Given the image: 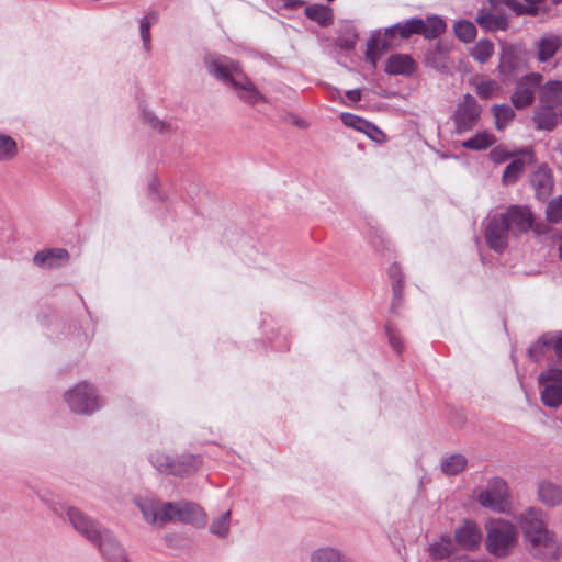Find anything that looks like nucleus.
<instances>
[{
	"label": "nucleus",
	"instance_id": "f257e3e1",
	"mask_svg": "<svg viewBox=\"0 0 562 562\" xmlns=\"http://www.w3.org/2000/svg\"><path fill=\"white\" fill-rule=\"evenodd\" d=\"M527 550L541 560L553 561L560 554V542L550 530L548 516L543 509L529 506L517 516Z\"/></svg>",
	"mask_w": 562,
	"mask_h": 562
},
{
	"label": "nucleus",
	"instance_id": "f03ea898",
	"mask_svg": "<svg viewBox=\"0 0 562 562\" xmlns=\"http://www.w3.org/2000/svg\"><path fill=\"white\" fill-rule=\"evenodd\" d=\"M135 504L142 512L144 519L148 524L156 526H162L172 521L202 526L206 519L204 510L195 503H164L156 498L137 497Z\"/></svg>",
	"mask_w": 562,
	"mask_h": 562
},
{
	"label": "nucleus",
	"instance_id": "7ed1b4c3",
	"mask_svg": "<svg viewBox=\"0 0 562 562\" xmlns=\"http://www.w3.org/2000/svg\"><path fill=\"white\" fill-rule=\"evenodd\" d=\"M46 504L53 514L68 521L88 541L93 543L100 540L104 528L82 510L58 499L47 501Z\"/></svg>",
	"mask_w": 562,
	"mask_h": 562
},
{
	"label": "nucleus",
	"instance_id": "20e7f679",
	"mask_svg": "<svg viewBox=\"0 0 562 562\" xmlns=\"http://www.w3.org/2000/svg\"><path fill=\"white\" fill-rule=\"evenodd\" d=\"M486 550L497 557L509 555L518 542L516 526L503 518L491 519L486 522Z\"/></svg>",
	"mask_w": 562,
	"mask_h": 562
},
{
	"label": "nucleus",
	"instance_id": "39448f33",
	"mask_svg": "<svg viewBox=\"0 0 562 562\" xmlns=\"http://www.w3.org/2000/svg\"><path fill=\"white\" fill-rule=\"evenodd\" d=\"M477 503L497 514H510L513 510V497L507 482L494 476L486 482L484 487L474 491Z\"/></svg>",
	"mask_w": 562,
	"mask_h": 562
},
{
	"label": "nucleus",
	"instance_id": "423d86ee",
	"mask_svg": "<svg viewBox=\"0 0 562 562\" xmlns=\"http://www.w3.org/2000/svg\"><path fill=\"white\" fill-rule=\"evenodd\" d=\"M422 25L423 19L413 18L387 27L384 32L383 38H381L379 32L376 34H372L367 42L366 59L371 64V67L374 68L376 66L379 55H381L390 45L387 38H392L396 31H398L402 38H408L413 34H420Z\"/></svg>",
	"mask_w": 562,
	"mask_h": 562
},
{
	"label": "nucleus",
	"instance_id": "0eeeda50",
	"mask_svg": "<svg viewBox=\"0 0 562 562\" xmlns=\"http://www.w3.org/2000/svg\"><path fill=\"white\" fill-rule=\"evenodd\" d=\"M64 400L76 414L91 415L102 406V400L94 386L87 382L74 385L65 393Z\"/></svg>",
	"mask_w": 562,
	"mask_h": 562
},
{
	"label": "nucleus",
	"instance_id": "6e6552de",
	"mask_svg": "<svg viewBox=\"0 0 562 562\" xmlns=\"http://www.w3.org/2000/svg\"><path fill=\"white\" fill-rule=\"evenodd\" d=\"M540 398L544 406L558 408L562 405V369L549 368L538 378Z\"/></svg>",
	"mask_w": 562,
	"mask_h": 562
},
{
	"label": "nucleus",
	"instance_id": "1a4fd4ad",
	"mask_svg": "<svg viewBox=\"0 0 562 562\" xmlns=\"http://www.w3.org/2000/svg\"><path fill=\"white\" fill-rule=\"evenodd\" d=\"M512 235L508 223L501 214L490 215L484 224V237L487 246L496 251L503 252L507 245L508 238Z\"/></svg>",
	"mask_w": 562,
	"mask_h": 562
},
{
	"label": "nucleus",
	"instance_id": "9d476101",
	"mask_svg": "<svg viewBox=\"0 0 562 562\" xmlns=\"http://www.w3.org/2000/svg\"><path fill=\"white\" fill-rule=\"evenodd\" d=\"M482 109L475 98L465 94L458 103L452 120L458 134L472 130L480 120Z\"/></svg>",
	"mask_w": 562,
	"mask_h": 562
},
{
	"label": "nucleus",
	"instance_id": "9b49d317",
	"mask_svg": "<svg viewBox=\"0 0 562 562\" xmlns=\"http://www.w3.org/2000/svg\"><path fill=\"white\" fill-rule=\"evenodd\" d=\"M207 72L218 81L231 86L243 71L238 63L223 55H207L204 58Z\"/></svg>",
	"mask_w": 562,
	"mask_h": 562
},
{
	"label": "nucleus",
	"instance_id": "f8f14e48",
	"mask_svg": "<svg viewBox=\"0 0 562 562\" xmlns=\"http://www.w3.org/2000/svg\"><path fill=\"white\" fill-rule=\"evenodd\" d=\"M541 81L542 75L539 72H531L521 77L512 95L514 106L516 109H524L532 104L535 100V91L540 89Z\"/></svg>",
	"mask_w": 562,
	"mask_h": 562
},
{
	"label": "nucleus",
	"instance_id": "ddd939ff",
	"mask_svg": "<svg viewBox=\"0 0 562 562\" xmlns=\"http://www.w3.org/2000/svg\"><path fill=\"white\" fill-rule=\"evenodd\" d=\"M501 215L505 217L514 236L528 232L533 223V214L527 206L512 205Z\"/></svg>",
	"mask_w": 562,
	"mask_h": 562
},
{
	"label": "nucleus",
	"instance_id": "4468645a",
	"mask_svg": "<svg viewBox=\"0 0 562 562\" xmlns=\"http://www.w3.org/2000/svg\"><path fill=\"white\" fill-rule=\"evenodd\" d=\"M229 87L235 90L238 99L247 104L255 105L267 101V98L257 89L256 85L244 71L234 79Z\"/></svg>",
	"mask_w": 562,
	"mask_h": 562
},
{
	"label": "nucleus",
	"instance_id": "2eb2a0df",
	"mask_svg": "<svg viewBox=\"0 0 562 562\" xmlns=\"http://www.w3.org/2000/svg\"><path fill=\"white\" fill-rule=\"evenodd\" d=\"M535 162V154L530 147L519 149V154L514 157V160L507 165L503 172L502 182L505 186L515 183L522 172L525 171L526 165Z\"/></svg>",
	"mask_w": 562,
	"mask_h": 562
},
{
	"label": "nucleus",
	"instance_id": "dca6fc26",
	"mask_svg": "<svg viewBox=\"0 0 562 562\" xmlns=\"http://www.w3.org/2000/svg\"><path fill=\"white\" fill-rule=\"evenodd\" d=\"M92 544L99 548L109 562H128L125 550L108 529H103L100 540Z\"/></svg>",
	"mask_w": 562,
	"mask_h": 562
},
{
	"label": "nucleus",
	"instance_id": "f3484780",
	"mask_svg": "<svg viewBox=\"0 0 562 562\" xmlns=\"http://www.w3.org/2000/svg\"><path fill=\"white\" fill-rule=\"evenodd\" d=\"M539 103L547 110H554L562 105V81L549 80L540 85Z\"/></svg>",
	"mask_w": 562,
	"mask_h": 562
},
{
	"label": "nucleus",
	"instance_id": "a211bd4d",
	"mask_svg": "<svg viewBox=\"0 0 562 562\" xmlns=\"http://www.w3.org/2000/svg\"><path fill=\"white\" fill-rule=\"evenodd\" d=\"M537 497L544 506H562V486L550 480H541L537 485Z\"/></svg>",
	"mask_w": 562,
	"mask_h": 562
},
{
	"label": "nucleus",
	"instance_id": "6ab92c4d",
	"mask_svg": "<svg viewBox=\"0 0 562 562\" xmlns=\"http://www.w3.org/2000/svg\"><path fill=\"white\" fill-rule=\"evenodd\" d=\"M531 183L536 191V195L539 200H547L553 190V177L552 171L546 166H540L531 175Z\"/></svg>",
	"mask_w": 562,
	"mask_h": 562
},
{
	"label": "nucleus",
	"instance_id": "aec40b11",
	"mask_svg": "<svg viewBox=\"0 0 562 562\" xmlns=\"http://www.w3.org/2000/svg\"><path fill=\"white\" fill-rule=\"evenodd\" d=\"M416 69V63L407 54L391 55L385 65V72L392 76H411Z\"/></svg>",
	"mask_w": 562,
	"mask_h": 562
},
{
	"label": "nucleus",
	"instance_id": "412c9836",
	"mask_svg": "<svg viewBox=\"0 0 562 562\" xmlns=\"http://www.w3.org/2000/svg\"><path fill=\"white\" fill-rule=\"evenodd\" d=\"M454 537L462 548L474 550L481 543L482 532L475 522L464 521V524L456 530Z\"/></svg>",
	"mask_w": 562,
	"mask_h": 562
},
{
	"label": "nucleus",
	"instance_id": "4be33fe9",
	"mask_svg": "<svg viewBox=\"0 0 562 562\" xmlns=\"http://www.w3.org/2000/svg\"><path fill=\"white\" fill-rule=\"evenodd\" d=\"M202 461L199 456L194 454H181L178 458H173L172 469L170 475L187 476L195 472Z\"/></svg>",
	"mask_w": 562,
	"mask_h": 562
},
{
	"label": "nucleus",
	"instance_id": "5701e85b",
	"mask_svg": "<svg viewBox=\"0 0 562 562\" xmlns=\"http://www.w3.org/2000/svg\"><path fill=\"white\" fill-rule=\"evenodd\" d=\"M562 47V38L559 35L546 34L538 43V60L546 63Z\"/></svg>",
	"mask_w": 562,
	"mask_h": 562
},
{
	"label": "nucleus",
	"instance_id": "b1692460",
	"mask_svg": "<svg viewBox=\"0 0 562 562\" xmlns=\"http://www.w3.org/2000/svg\"><path fill=\"white\" fill-rule=\"evenodd\" d=\"M68 251L63 248L40 251L34 256V263L41 267H57L67 262Z\"/></svg>",
	"mask_w": 562,
	"mask_h": 562
},
{
	"label": "nucleus",
	"instance_id": "393cba45",
	"mask_svg": "<svg viewBox=\"0 0 562 562\" xmlns=\"http://www.w3.org/2000/svg\"><path fill=\"white\" fill-rule=\"evenodd\" d=\"M310 562H350L348 557L337 547L324 546L311 552Z\"/></svg>",
	"mask_w": 562,
	"mask_h": 562
},
{
	"label": "nucleus",
	"instance_id": "a878e982",
	"mask_svg": "<svg viewBox=\"0 0 562 562\" xmlns=\"http://www.w3.org/2000/svg\"><path fill=\"white\" fill-rule=\"evenodd\" d=\"M476 23L486 31H505L508 27L507 19L504 15H494L485 10H480Z\"/></svg>",
	"mask_w": 562,
	"mask_h": 562
},
{
	"label": "nucleus",
	"instance_id": "bb28decb",
	"mask_svg": "<svg viewBox=\"0 0 562 562\" xmlns=\"http://www.w3.org/2000/svg\"><path fill=\"white\" fill-rule=\"evenodd\" d=\"M148 461L159 473L170 475L173 458L164 450H151L148 454Z\"/></svg>",
	"mask_w": 562,
	"mask_h": 562
},
{
	"label": "nucleus",
	"instance_id": "cd10ccee",
	"mask_svg": "<svg viewBox=\"0 0 562 562\" xmlns=\"http://www.w3.org/2000/svg\"><path fill=\"white\" fill-rule=\"evenodd\" d=\"M467 458L462 454L456 453L445 457L441 460V471L449 476L461 473L467 468Z\"/></svg>",
	"mask_w": 562,
	"mask_h": 562
},
{
	"label": "nucleus",
	"instance_id": "c85d7f7f",
	"mask_svg": "<svg viewBox=\"0 0 562 562\" xmlns=\"http://www.w3.org/2000/svg\"><path fill=\"white\" fill-rule=\"evenodd\" d=\"M454 550L453 541L448 536H441L429 546V554L435 560L448 558Z\"/></svg>",
	"mask_w": 562,
	"mask_h": 562
},
{
	"label": "nucleus",
	"instance_id": "c756f323",
	"mask_svg": "<svg viewBox=\"0 0 562 562\" xmlns=\"http://www.w3.org/2000/svg\"><path fill=\"white\" fill-rule=\"evenodd\" d=\"M446 22L438 15L428 16L423 20L420 34L428 40L436 38L446 31Z\"/></svg>",
	"mask_w": 562,
	"mask_h": 562
},
{
	"label": "nucleus",
	"instance_id": "7c9ffc66",
	"mask_svg": "<svg viewBox=\"0 0 562 562\" xmlns=\"http://www.w3.org/2000/svg\"><path fill=\"white\" fill-rule=\"evenodd\" d=\"M496 143L493 134L484 131L475 134L473 137L462 142V147L471 150H482Z\"/></svg>",
	"mask_w": 562,
	"mask_h": 562
},
{
	"label": "nucleus",
	"instance_id": "2f4dec72",
	"mask_svg": "<svg viewBox=\"0 0 562 562\" xmlns=\"http://www.w3.org/2000/svg\"><path fill=\"white\" fill-rule=\"evenodd\" d=\"M494 54V44L490 40H480L470 48V55L476 61L484 64Z\"/></svg>",
	"mask_w": 562,
	"mask_h": 562
},
{
	"label": "nucleus",
	"instance_id": "473e14b6",
	"mask_svg": "<svg viewBox=\"0 0 562 562\" xmlns=\"http://www.w3.org/2000/svg\"><path fill=\"white\" fill-rule=\"evenodd\" d=\"M305 15L322 26H327L333 21L330 9L324 5H310L305 8Z\"/></svg>",
	"mask_w": 562,
	"mask_h": 562
},
{
	"label": "nucleus",
	"instance_id": "72a5a7b5",
	"mask_svg": "<svg viewBox=\"0 0 562 562\" xmlns=\"http://www.w3.org/2000/svg\"><path fill=\"white\" fill-rule=\"evenodd\" d=\"M533 121L538 130L551 131L557 125V115L553 110H547L541 106L533 115Z\"/></svg>",
	"mask_w": 562,
	"mask_h": 562
},
{
	"label": "nucleus",
	"instance_id": "f704fd0d",
	"mask_svg": "<svg viewBox=\"0 0 562 562\" xmlns=\"http://www.w3.org/2000/svg\"><path fill=\"white\" fill-rule=\"evenodd\" d=\"M492 112L495 117V125L497 130L505 128L515 116L513 109L505 104H495L492 108Z\"/></svg>",
	"mask_w": 562,
	"mask_h": 562
},
{
	"label": "nucleus",
	"instance_id": "c9c22d12",
	"mask_svg": "<svg viewBox=\"0 0 562 562\" xmlns=\"http://www.w3.org/2000/svg\"><path fill=\"white\" fill-rule=\"evenodd\" d=\"M158 21V14L156 12H149L146 14L139 23V33L143 41V46L146 50L150 47V27Z\"/></svg>",
	"mask_w": 562,
	"mask_h": 562
},
{
	"label": "nucleus",
	"instance_id": "e433bc0d",
	"mask_svg": "<svg viewBox=\"0 0 562 562\" xmlns=\"http://www.w3.org/2000/svg\"><path fill=\"white\" fill-rule=\"evenodd\" d=\"M456 36L464 43H469L476 36L475 25L467 20L458 21L454 26Z\"/></svg>",
	"mask_w": 562,
	"mask_h": 562
},
{
	"label": "nucleus",
	"instance_id": "4c0bfd02",
	"mask_svg": "<svg viewBox=\"0 0 562 562\" xmlns=\"http://www.w3.org/2000/svg\"><path fill=\"white\" fill-rule=\"evenodd\" d=\"M145 124L153 131L165 134L171 131V124L157 117L153 112L145 111L143 113Z\"/></svg>",
	"mask_w": 562,
	"mask_h": 562
},
{
	"label": "nucleus",
	"instance_id": "58836bf2",
	"mask_svg": "<svg viewBox=\"0 0 562 562\" xmlns=\"http://www.w3.org/2000/svg\"><path fill=\"white\" fill-rule=\"evenodd\" d=\"M229 522L231 512L227 510L212 521L210 526L211 533L218 537H226L229 531Z\"/></svg>",
	"mask_w": 562,
	"mask_h": 562
},
{
	"label": "nucleus",
	"instance_id": "ea45409f",
	"mask_svg": "<svg viewBox=\"0 0 562 562\" xmlns=\"http://www.w3.org/2000/svg\"><path fill=\"white\" fill-rule=\"evenodd\" d=\"M546 218L552 224H558L562 221V194L548 203Z\"/></svg>",
	"mask_w": 562,
	"mask_h": 562
},
{
	"label": "nucleus",
	"instance_id": "a19ab883",
	"mask_svg": "<svg viewBox=\"0 0 562 562\" xmlns=\"http://www.w3.org/2000/svg\"><path fill=\"white\" fill-rule=\"evenodd\" d=\"M16 155V143L8 135L0 134V160H10Z\"/></svg>",
	"mask_w": 562,
	"mask_h": 562
},
{
	"label": "nucleus",
	"instance_id": "79ce46f5",
	"mask_svg": "<svg viewBox=\"0 0 562 562\" xmlns=\"http://www.w3.org/2000/svg\"><path fill=\"white\" fill-rule=\"evenodd\" d=\"M498 89V83L492 79L482 80L475 86V91L482 99H490Z\"/></svg>",
	"mask_w": 562,
	"mask_h": 562
},
{
	"label": "nucleus",
	"instance_id": "37998d69",
	"mask_svg": "<svg viewBox=\"0 0 562 562\" xmlns=\"http://www.w3.org/2000/svg\"><path fill=\"white\" fill-rule=\"evenodd\" d=\"M493 4H505L510 10H513L516 14H535V10L532 8H524L522 4L518 3L516 0H490Z\"/></svg>",
	"mask_w": 562,
	"mask_h": 562
},
{
	"label": "nucleus",
	"instance_id": "c03bdc74",
	"mask_svg": "<svg viewBox=\"0 0 562 562\" xmlns=\"http://www.w3.org/2000/svg\"><path fill=\"white\" fill-rule=\"evenodd\" d=\"M518 154H519V150L509 151V150H506L505 148L498 146V147H495V148H493L491 150L490 158L495 164H502V162L506 161L509 158L516 157Z\"/></svg>",
	"mask_w": 562,
	"mask_h": 562
},
{
	"label": "nucleus",
	"instance_id": "a18cd8bd",
	"mask_svg": "<svg viewBox=\"0 0 562 562\" xmlns=\"http://www.w3.org/2000/svg\"><path fill=\"white\" fill-rule=\"evenodd\" d=\"M540 342L544 347H551L559 358H562V333L551 337H543Z\"/></svg>",
	"mask_w": 562,
	"mask_h": 562
},
{
	"label": "nucleus",
	"instance_id": "49530a36",
	"mask_svg": "<svg viewBox=\"0 0 562 562\" xmlns=\"http://www.w3.org/2000/svg\"><path fill=\"white\" fill-rule=\"evenodd\" d=\"M361 132L364 133L374 142L381 143L385 139L384 133L378 126L368 121L364 123Z\"/></svg>",
	"mask_w": 562,
	"mask_h": 562
},
{
	"label": "nucleus",
	"instance_id": "de8ad7c7",
	"mask_svg": "<svg viewBox=\"0 0 562 562\" xmlns=\"http://www.w3.org/2000/svg\"><path fill=\"white\" fill-rule=\"evenodd\" d=\"M341 120L345 125L350 126L360 132L362 131L363 125L367 122L366 120H363L355 114H351V113H342Z\"/></svg>",
	"mask_w": 562,
	"mask_h": 562
},
{
	"label": "nucleus",
	"instance_id": "09e8293b",
	"mask_svg": "<svg viewBox=\"0 0 562 562\" xmlns=\"http://www.w3.org/2000/svg\"><path fill=\"white\" fill-rule=\"evenodd\" d=\"M386 334H387V337H389V341H390V345L391 347L396 351V352H402L403 350V345L401 342V339L396 333V330H394L390 325L386 326Z\"/></svg>",
	"mask_w": 562,
	"mask_h": 562
},
{
	"label": "nucleus",
	"instance_id": "8fccbe9b",
	"mask_svg": "<svg viewBox=\"0 0 562 562\" xmlns=\"http://www.w3.org/2000/svg\"><path fill=\"white\" fill-rule=\"evenodd\" d=\"M514 56H502L499 64V71L504 75H508L515 70L513 61Z\"/></svg>",
	"mask_w": 562,
	"mask_h": 562
},
{
	"label": "nucleus",
	"instance_id": "3c124183",
	"mask_svg": "<svg viewBox=\"0 0 562 562\" xmlns=\"http://www.w3.org/2000/svg\"><path fill=\"white\" fill-rule=\"evenodd\" d=\"M346 95L351 102H358L361 99V91L359 89H352L347 91Z\"/></svg>",
	"mask_w": 562,
	"mask_h": 562
},
{
	"label": "nucleus",
	"instance_id": "603ef678",
	"mask_svg": "<svg viewBox=\"0 0 562 562\" xmlns=\"http://www.w3.org/2000/svg\"><path fill=\"white\" fill-rule=\"evenodd\" d=\"M528 5H524V8H532L535 10V13L537 12L536 5L540 3L542 0H525Z\"/></svg>",
	"mask_w": 562,
	"mask_h": 562
},
{
	"label": "nucleus",
	"instance_id": "864d4df0",
	"mask_svg": "<svg viewBox=\"0 0 562 562\" xmlns=\"http://www.w3.org/2000/svg\"><path fill=\"white\" fill-rule=\"evenodd\" d=\"M355 45V41H344L340 43V46L346 49L352 48Z\"/></svg>",
	"mask_w": 562,
	"mask_h": 562
},
{
	"label": "nucleus",
	"instance_id": "5fc2aeb1",
	"mask_svg": "<svg viewBox=\"0 0 562 562\" xmlns=\"http://www.w3.org/2000/svg\"><path fill=\"white\" fill-rule=\"evenodd\" d=\"M398 266L396 265H393L391 268H390V274L392 278H396V276L398 274Z\"/></svg>",
	"mask_w": 562,
	"mask_h": 562
},
{
	"label": "nucleus",
	"instance_id": "6e6d98bb",
	"mask_svg": "<svg viewBox=\"0 0 562 562\" xmlns=\"http://www.w3.org/2000/svg\"><path fill=\"white\" fill-rule=\"evenodd\" d=\"M394 295H395V296H398V295H400V285L394 286Z\"/></svg>",
	"mask_w": 562,
	"mask_h": 562
},
{
	"label": "nucleus",
	"instance_id": "4d7b16f0",
	"mask_svg": "<svg viewBox=\"0 0 562 562\" xmlns=\"http://www.w3.org/2000/svg\"><path fill=\"white\" fill-rule=\"evenodd\" d=\"M554 4H558L561 2V0H551Z\"/></svg>",
	"mask_w": 562,
	"mask_h": 562
},
{
	"label": "nucleus",
	"instance_id": "13d9d810",
	"mask_svg": "<svg viewBox=\"0 0 562 562\" xmlns=\"http://www.w3.org/2000/svg\"><path fill=\"white\" fill-rule=\"evenodd\" d=\"M428 60H429V63H431L435 67H439V65H438V64L432 63L430 58H429Z\"/></svg>",
	"mask_w": 562,
	"mask_h": 562
},
{
	"label": "nucleus",
	"instance_id": "bf43d9fd",
	"mask_svg": "<svg viewBox=\"0 0 562 562\" xmlns=\"http://www.w3.org/2000/svg\"><path fill=\"white\" fill-rule=\"evenodd\" d=\"M559 150L562 154V142L559 144Z\"/></svg>",
	"mask_w": 562,
	"mask_h": 562
},
{
	"label": "nucleus",
	"instance_id": "052dcab7",
	"mask_svg": "<svg viewBox=\"0 0 562 562\" xmlns=\"http://www.w3.org/2000/svg\"><path fill=\"white\" fill-rule=\"evenodd\" d=\"M150 188H151L153 190H156V188H155V184H154V183H151V184H150Z\"/></svg>",
	"mask_w": 562,
	"mask_h": 562
}]
</instances>
